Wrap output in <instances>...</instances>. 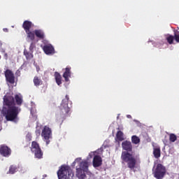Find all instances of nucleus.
Returning a JSON list of instances; mask_svg holds the SVG:
<instances>
[{
    "instance_id": "obj_1",
    "label": "nucleus",
    "mask_w": 179,
    "mask_h": 179,
    "mask_svg": "<svg viewBox=\"0 0 179 179\" xmlns=\"http://www.w3.org/2000/svg\"><path fill=\"white\" fill-rule=\"evenodd\" d=\"M15 100L17 106H22L23 103V97L22 95L15 94V97L9 96L3 98L2 111L6 121H15V120H17V116L20 111H22L20 108L16 106Z\"/></svg>"
},
{
    "instance_id": "obj_2",
    "label": "nucleus",
    "mask_w": 179,
    "mask_h": 179,
    "mask_svg": "<svg viewBox=\"0 0 179 179\" xmlns=\"http://www.w3.org/2000/svg\"><path fill=\"white\" fill-rule=\"evenodd\" d=\"M123 150L121 155V159L124 163H127L128 169L134 170L136 166V158L129 152H132V143L131 141H125L122 143Z\"/></svg>"
},
{
    "instance_id": "obj_3",
    "label": "nucleus",
    "mask_w": 179,
    "mask_h": 179,
    "mask_svg": "<svg viewBox=\"0 0 179 179\" xmlns=\"http://www.w3.org/2000/svg\"><path fill=\"white\" fill-rule=\"evenodd\" d=\"M68 103H69V96L66 95L65 99H64L60 105V116L57 117V120H61V125L62 122L66 120V117H69V112L71 111V108L68 106Z\"/></svg>"
},
{
    "instance_id": "obj_4",
    "label": "nucleus",
    "mask_w": 179,
    "mask_h": 179,
    "mask_svg": "<svg viewBox=\"0 0 179 179\" xmlns=\"http://www.w3.org/2000/svg\"><path fill=\"white\" fill-rule=\"evenodd\" d=\"M87 171H89V162L87 160L82 161L79 163L78 166H76V176L78 179H85Z\"/></svg>"
},
{
    "instance_id": "obj_5",
    "label": "nucleus",
    "mask_w": 179,
    "mask_h": 179,
    "mask_svg": "<svg viewBox=\"0 0 179 179\" xmlns=\"http://www.w3.org/2000/svg\"><path fill=\"white\" fill-rule=\"evenodd\" d=\"M166 172V166L162 164H158L152 170L153 176L156 179H164Z\"/></svg>"
},
{
    "instance_id": "obj_6",
    "label": "nucleus",
    "mask_w": 179,
    "mask_h": 179,
    "mask_svg": "<svg viewBox=\"0 0 179 179\" xmlns=\"http://www.w3.org/2000/svg\"><path fill=\"white\" fill-rule=\"evenodd\" d=\"M31 152L34 155L35 159H43V152L37 141H32L30 147Z\"/></svg>"
},
{
    "instance_id": "obj_7",
    "label": "nucleus",
    "mask_w": 179,
    "mask_h": 179,
    "mask_svg": "<svg viewBox=\"0 0 179 179\" xmlns=\"http://www.w3.org/2000/svg\"><path fill=\"white\" fill-rule=\"evenodd\" d=\"M69 171L71 167L66 165H62L57 171V177L59 179H69Z\"/></svg>"
},
{
    "instance_id": "obj_8",
    "label": "nucleus",
    "mask_w": 179,
    "mask_h": 179,
    "mask_svg": "<svg viewBox=\"0 0 179 179\" xmlns=\"http://www.w3.org/2000/svg\"><path fill=\"white\" fill-rule=\"evenodd\" d=\"M52 135V131L51 129L48 126H45L43 129L42 130L41 136L43 138L45 142H46V145L50 144V138Z\"/></svg>"
},
{
    "instance_id": "obj_9",
    "label": "nucleus",
    "mask_w": 179,
    "mask_h": 179,
    "mask_svg": "<svg viewBox=\"0 0 179 179\" xmlns=\"http://www.w3.org/2000/svg\"><path fill=\"white\" fill-rule=\"evenodd\" d=\"M6 80L8 83H10V85L15 84V74L13 73V71H10V69H7L4 72Z\"/></svg>"
},
{
    "instance_id": "obj_10",
    "label": "nucleus",
    "mask_w": 179,
    "mask_h": 179,
    "mask_svg": "<svg viewBox=\"0 0 179 179\" xmlns=\"http://www.w3.org/2000/svg\"><path fill=\"white\" fill-rule=\"evenodd\" d=\"M12 151L10 150V148H9V147L4 145H0V155H1V156H3V157H9Z\"/></svg>"
},
{
    "instance_id": "obj_11",
    "label": "nucleus",
    "mask_w": 179,
    "mask_h": 179,
    "mask_svg": "<svg viewBox=\"0 0 179 179\" xmlns=\"http://www.w3.org/2000/svg\"><path fill=\"white\" fill-rule=\"evenodd\" d=\"M43 50L46 55H52V54H55V50L51 44L45 45L43 47Z\"/></svg>"
},
{
    "instance_id": "obj_12",
    "label": "nucleus",
    "mask_w": 179,
    "mask_h": 179,
    "mask_svg": "<svg viewBox=\"0 0 179 179\" xmlns=\"http://www.w3.org/2000/svg\"><path fill=\"white\" fill-rule=\"evenodd\" d=\"M92 164L94 167H100L103 164V159L100 155H95L93 158Z\"/></svg>"
},
{
    "instance_id": "obj_13",
    "label": "nucleus",
    "mask_w": 179,
    "mask_h": 179,
    "mask_svg": "<svg viewBox=\"0 0 179 179\" xmlns=\"http://www.w3.org/2000/svg\"><path fill=\"white\" fill-rule=\"evenodd\" d=\"M33 26H34V24H33V22L29 20H25L22 24V27L25 32L30 31V28L33 27Z\"/></svg>"
},
{
    "instance_id": "obj_14",
    "label": "nucleus",
    "mask_w": 179,
    "mask_h": 179,
    "mask_svg": "<svg viewBox=\"0 0 179 179\" xmlns=\"http://www.w3.org/2000/svg\"><path fill=\"white\" fill-rule=\"evenodd\" d=\"M71 67H66L63 74V78H64L65 82H69V78H71Z\"/></svg>"
},
{
    "instance_id": "obj_15",
    "label": "nucleus",
    "mask_w": 179,
    "mask_h": 179,
    "mask_svg": "<svg viewBox=\"0 0 179 179\" xmlns=\"http://www.w3.org/2000/svg\"><path fill=\"white\" fill-rule=\"evenodd\" d=\"M34 33L38 38H40V40H44L45 34H44V31H43V30L36 29L35 31H34Z\"/></svg>"
},
{
    "instance_id": "obj_16",
    "label": "nucleus",
    "mask_w": 179,
    "mask_h": 179,
    "mask_svg": "<svg viewBox=\"0 0 179 179\" xmlns=\"http://www.w3.org/2000/svg\"><path fill=\"white\" fill-rule=\"evenodd\" d=\"M55 79L58 86H61V85H62V76H61V74H59V73H55Z\"/></svg>"
},
{
    "instance_id": "obj_17",
    "label": "nucleus",
    "mask_w": 179,
    "mask_h": 179,
    "mask_svg": "<svg viewBox=\"0 0 179 179\" xmlns=\"http://www.w3.org/2000/svg\"><path fill=\"white\" fill-rule=\"evenodd\" d=\"M153 155H154V157H155V159H159V157H160V156H161L160 148H154Z\"/></svg>"
},
{
    "instance_id": "obj_18",
    "label": "nucleus",
    "mask_w": 179,
    "mask_h": 179,
    "mask_svg": "<svg viewBox=\"0 0 179 179\" xmlns=\"http://www.w3.org/2000/svg\"><path fill=\"white\" fill-rule=\"evenodd\" d=\"M116 139L119 141V142H122V141H124V133L121 131H118L116 134Z\"/></svg>"
},
{
    "instance_id": "obj_19",
    "label": "nucleus",
    "mask_w": 179,
    "mask_h": 179,
    "mask_svg": "<svg viewBox=\"0 0 179 179\" xmlns=\"http://www.w3.org/2000/svg\"><path fill=\"white\" fill-rule=\"evenodd\" d=\"M24 55L27 59H31L33 58V53L29 52L27 50H24Z\"/></svg>"
},
{
    "instance_id": "obj_20",
    "label": "nucleus",
    "mask_w": 179,
    "mask_h": 179,
    "mask_svg": "<svg viewBox=\"0 0 179 179\" xmlns=\"http://www.w3.org/2000/svg\"><path fill=\"white\" fill-rule=\"evenodd\" d=\"M131 142L134 145H138V143H141V138H139V137L137 136H131Z\"/></svg>"
},
{
    "instance_id": "obj_21",
    "label": "nucleus",
    "mask_w": 179,
    "mask_h": 179,
    "mask_svg": "<svg viewBox=\"0 0 179 179\" xmlns=\"http://www.w3.org/2000/svg\"><path fill=\"white\" fill-rule=\"evenodd\" d=\"M25 33H27V38H29L31 41H34V31L33 32L29 30L28 31H26Z\"/></svg>"
},
{
    "instance_id": "obj_22",
    "label": "nucleus",
    "mask_w": 179,
    "mask_h": 179,
    "mask_svg": "<svg viewBox=\"0 0 179 179\" xmlns=\"http://www.w3.org/2000/svg\"><path fill=\"white\" fill-rule=\"evenodd\" d=\"M41 83H43L41 79L38 78L37 76H35L34 78V84L35 85V86H40Z\"/></svg>"
},
{
    "instance_id": "obj_23",
    "label": "nucleus",
    "mask_w": 179,
    "mask_h": 179,
    "mask_svg": "<svg viewBox=\"0 0 179 179\" xmlns=\"http://www.w3.org/2000/svg\"><path fill=\"white\" fill-rule=\"evenodd\" d=\"M17 170V168L16 166L11 165L8 171V174H15Z\"/></svg>"
},
{
    "instance_id": "obj_24",
    "label": "nucleus",
    "mask_w": 179,
    "mask_h": 179,
    "mask_svg": "<svg viewBox=\"0 0 179 179\" xmlns=\"http://www.w3.org/2000/svg\"><path fill=\"white\" fill-rule=\"evenodd\" d=\"M174 40V36L169 35L168 37H166V41L169 44H173Z\"/></svg>"
},
{
    "instance_id": "obj_25",
    "label": "nucleus",
    "mask_w": 179,
    "mask_h": 179,
    "mask_svg": "<svg viewBox=\"0 0 179 179\" xmlns=\"http://www.w3.org/2000/svg\"><path fill=\"white\" fill-rule=\"evenodd\" d=\"M170 142H176L177 141V136L174 134H171L169 135Z\"/></svg>"
},
{
    "instance_id": "obj_26",
    "label": "nucleus",
    "mask_w": 179,
    "mask_h": 179,
    "mask_svg": "<svg viewBox=\"0 0 179 179\" xmlns=\"http://www.w3.org/2000/svg\"><path fill=\"white\" fill-rule=\"evenodd\" d=\"M173 37L176 43H179V31L175 32Z\"/></svg>"
},
{
    "instance_id": "obj_27",
    "label": "nucleus",
    "mask_w": 179,
    "mask_h": 179,
    "mask_svg": "<svg viewBox=\"0 0 179 179\" xmlns=\"http://www.w3.org/2000/svg\"><path fill=\"white\" fill-rule=\"evenodd\" d=\"M35 47H36V44H34V43L32 42L29 46V51H33Z\"/></svg>"
},
{
    "instance_id": "obj_28",
    "label": "nucleus",
    "mask_w": 179,
    "mask_h": 179,
    "mask_svg": "<svg viewBox=\"0 0 179 179\" xmlns=\"http://www.w3.org/2000/svg\"><path fill=\"white\" fill-rule=\"evenodd\" d=\"M36 134L37 136H40V135L41 134V130L40 129H36Z\"/></svg>"
},
{
    "instance_id": "obj_29",
    "label": "nucleus",
    "mask_w": 179,
    "mask_h": 179,
    "mask_svg": "<svg viewBox=\"0 0 179 179\" xmlns=\"http://www.w3.org/2000/svg\"><path fill=\"white\" fill-rule=\"evenodd\" d=\"M82 160V158H77L76 160L73 162V164H76V162H80Z\"/></svg>"
},
{
    "instance_id": "obj_30",
    "label": "nucleus",
    "mask_w": 179,
    "mask_h": 179,
    "mask_svg": "<svg viewBox=\"0 0 179 179\" xmlns=\"http://www.w3.org/2000/svg\"><path fill=\"white\" fill-rule=\"evenodd\" d=\"M3 31H5L6 33H8V31H9V30L7 28H4Z\"/></svg>"
},
{
    "instance_id": "obj_31",
    "label": "nucleus",
    "mask_w": 179,
    "mask_h": 179,
    "mask_svg": "<svg viewBox=\"0 0 179 179\" xmlns=\"http://www.w3.org/2000/svg\"><path fill=\"white\" fill-rule=\"evenodd\" d=\"M0 131H2V126H0Z\"/></svg>"
},
{
    "instance_id": "obj_32",
    "label": "nucleus",
    "mask_w": 179,
    "mask_h": 179,
    "mask_svg": "<svg viewBox=\"0 0 179 179\" xmlns=\"http://www.w3.org/2000/svg\"><path fill=\"white\" fill-rule=\"evenodd\" d=\"M129 117H131V115H128V118H129Z\"/></svg>"
},
{
    "instance_id": "obj_33",
    "label": "nucleus",
    "mask_w": 179,
    "mask_h": 179,
    "mask_svg": "<svg viewBox=\"0 0 179 179\" xmlns=\"http://www.w3.org/2000/svg\"><path fill=\"white\" fill-rule=\"evenodd\" d=\"M129 117H131V115H128V118H129Z\"/></svg>"
}]
</instances>
